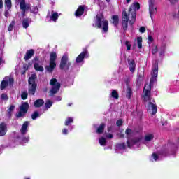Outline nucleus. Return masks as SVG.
<instances>
[{"label": "nucleus", "instance_id": "f704fd0d", "mask_svg": "<svg viewBox=\"0 0 179 179\" xmlns=\"http://www.w3.org/2000/svg\"><path fill=\"white\" fill-rule=\"evenodd\" d=\"M52 106V103L51 102V101L48 100L45 103V107L46 108H50L51 106Z\"/></svg>", "mask_w": 179, "mask_h": 179}, {"label": "nucleus", "instance_id": "c756f323", "mask_svg": "<svg viewBox=\"0 0 179 179\" xmlns=\"http://www.w3.org/2000/svg\"><path fill=\"white\" fill-rule=\"evenodd\" d=\"M111 97H113V99H118V92H117L115 90H112Z\"/></svg>", "mask_w": 179, "mask_h": 179}, {"label": "nucleus", "instance_id": "864d4df0", "mask_svg": "<svg viewBox=\"0 0 179 179\" xmlns=\"http://www.w3.org/2000/svg\"><path fill=\"white\" fill-rule=\"evenodd\" d=\"M148 41L152 43V41H153V37L148 36Z\"/></svg>", "mask_w": 179, "mask_h": 179}, {"label": "nucleus", "instance_id": "9b49d317", "mask_svg": "<svg viewBox=\"0 0 179 179\" xmlns=\"http://www.w3.org/2000/svg\"><path fill=\"white\" fill-rule=\"evenodd\" d=\"M13 85V78H9V77H6L2 82L1 84V90H3V89H5L6 87V86H8V85Z\"/></svg>", "mask_w": 179, "mask_h": 179}, {"label": "nucleus", "instance_id": "052dcab7", "mask_svg": "<svg viewBox=\"0 0 179 179\" xmlns=\"http://www.w3.org/2000/svg\"><path fill=\"white\" fill-rule=\"evenodd\" d=\"M127 3H129V2H131V0H126Z\"/></svg>", "mask_w": 179, "mask_h": 179}, {"label": "nucleus", "instance_id": "2f4dec72", "mask_svg": "<svg viewBox=\"0 0 179 179\" xmlns=\"http://www.w3.org/2000/svg\"><path fill=\"white\" fill-rule=\"evenodd\" d=\"M15 21H12V22L10 23V24L9 25L8 30V31H12L13 30V27H15Z\"/></svg>", "mask_w": 179, "mask_h": 179}, {"label": "nucleus", "instance_id": "bb28decb", "mask_svg": "<svg viewBox=\"0 0 179 179\" xmlns=\"http://www.w3.org/2000/svg\"><path fill=\"white\" fill-rule=\"evenodd\" d=\"M106 143H107V141L106 140V138L103 137H101L99 138V144L101 145V146H105Z\"/></svg>", "mask_w": 179, "mask_h": 179}, {"label": "nucleus", "instance_id": "6e6d98bb", "mask_svg": "<svg viewBox=\"0 0 179 179\" xmlns=\"http://www.w3.org/2000/svg\"><path fill=\"white\" fill-rule=\"evenodd\" d=\"M107 138H108L109 139L113 138V134H108V136H106Z\"/></svg>", "mask_w": 179, "mask_h": 179}, {"label": "nucleus", "instance_id": "603ef678", "mask_svg": "<svg viewBox=\"0 0 179 179\" xmlns=\"http://www.w3.org/2000/svg\"><path fill=\"white\" fill-rule=\"evenodd\" d=\"M4 16H6V17H9V11H5Z\"/></svg>", "mask_w": 179, "mask_h": 179}, {"label": "nucleus", "instance_id": "c85d7f7f", "mask_svg": "<svg viewBox=\"0 0 179 179\" xmlns=\"http://www.w3.org/2000/svg\"><path fill=\"white\" fill-rule=\"evenodd\" d=\"M137 45L138 48H142V37H137Z\"/></svg>", "mask_w": 179, "mask_h": 179}, {"label": "nucleus", "instance_id": "6e6552de", "mask_svg": "<svg viewBox=\"0 0 179 179\" xmlns=\"http://www.w3.org/2000/svg\"><path fill=\"white\" fill-rule=\"evenodd\" d=\"M69 66H71V63L68 62V56L64 55L61 59L60 69L68 70L69 69Z\"/></svg>", "mask_w": 179, "mask_h": 179}, {"label": "nucleus", "instance_id": "5701e85b", "mask_svg": "<svg viewBox=\"0 0 179 179\" xmlns=\"http://www.w3.org/2000/svg\"><path fill=\"white\" fill-rule=\"evenodd\" d=\"M104 128H106V124L102 123L96 130L97 134H103Z\"/></svg>", "mask_w": 179, "mask_h": 179}, {"label": "nucleus", "instance_id": "0eeeda50", "mask_svg": "<svg viewBox=\"0 0 179 179\" xmlns=\"http://www.w3.org/2000/svg\"><path fill=\"white\" fill-rule=\"evenodd\" d=\"M27 110H29V103L24 102L20 106V111L16 115L17 118H20V117H23V115H24L26 113H27Z\"/></svg>", "mask_w": 179, "mask_h": 179}, {"label": "nucleus", "instance_id": "a878e982", "mask_svg": "<svg viewBox=\"0 0 179 179\" xmlns=\"http://www.w3.org/2000/svg\"><path fill=\"white\" fill-rule=\"evenodd\" d=\"M5 6L8 9H10L12 8V1L11 0H5Z\"/></svg>", "mask_w": 179, "mask_h": 179}, {"label": "nucleus", "instance_id": "f8f14e48", "mask_svg": "<svg viewBox=\"0 0 179 179\" xmlns=\"http://www.w3.org/2000/svg\"><path fill=\"white\" fill-rule=\"evenodd\" d=\"M20 8L22 10L23 16H24L26 12L30 9V4H26V1L24 0V1H20Z\"/></svg>", "mask_w": 179, "mask_h": 179}, {"label": "nucleus", "instance_id": "09e8293b", "mask_svg": "<svg viewBox=\"0 0 179 179\" xmlns=\"http://www.w3.org/2000/svg\"><path fill=\"white\" fill-rule=\"evenodd\" d=\"M27 142H29V138L27 137V138H23L22 143H26Z\"/></svg>", "mask_w": 179, "mask_h": 179}, {"label": "nucleus", "instance_id": "f3484780", "mask_svg": "<svg viewBox=\"0 0 179 179\" xmlns=\"http://www.w3.org/2000/svg\"><path fill=\"white\" fill-rule=\"evenodd\" d=\"M85 12V8L82 6H80L77 10L76 11V16H82L83 15V13Z\"/></svg>", "mask_w": 179, "mask_h": 179}, {"label": "nucleus", "instance_id": "412c9836", "mask_svg": "<svg viewBox=\"0 0 179 179\" xmlns=\"http://www.w3.org/2000/svg\"><path fill=\"white\" fill-rule=\"evenodd\" d=\"M135 66H136L135 61H134V60L130 61L129 63V68L131 72L135 71Z\"/></svg>", "mask_w": 179, "mask_h": 179}, {"label": "nucleus", "instance_id": "dca6fc26", "mask_svg": "<svg viewBox=\"0 0 179 179\" xmlns=\"http://www.w3.org/2000/svg\"><path fill=\"white\" fill-rule=\"evenodd\" d=\"M33 55H34V50H29L26 52L25 57H24V59L25 61H29V59L30 58H31V57H33Z\"/></svg>", "mask_w": 179, "mask_h": 179}, {"label": "nucleus", "instance_id": "2eb2a0df", "mask_svg": "<svg viewBox=\"0 0 179 179\" xmlns=\"http://www.w3.org/2000/svg\"><path fill=\"white\" fill-rule=\"evenodd\" d=\"M29 122L26 121L23 124L20 129V132L22 135H24V134H27V128H29Z\"/></svg>", "mask_w": 179, "mask_h": 179}, {"label": "nucleus", "instance_id": "a19ab883", "mask_svg": "<svg viewBox=\"0 0 179 179\" xmlns=\"http://www.w3.org/2000/svg\"><path fill=\"white\" fill-rule=\"evenodd\" d=\"M1 99H2V100H8V95L6 94H2Z\"/></svg>", "mask_w": 179, "mask_h": 179}, {"label": "nucleus", "instance_id": "b1692460", "mask_svg": "<svg viewBox=\"0 0 179 179\" xmlns=\"http://www.w3.org/2000/svg\"><path fill=\"white\" fill-rule=\"evenodd\" d=\"M112 19H113L112 23H113L115 26H117V24H118V22L120 20L118 18V16L114 15V16H113Z\"/></svg>", "mask_w": 179, "mask_h": 179}, {"label": "nucleus", "instance_id": "ddd939ff", "mask_svg": "<svg viewBox=\"0 0 179 179\" xmlns=\"http://www.w3.org/2000/svg\"><path fill=\"white\" fill-rule=\"evenodd\" d=\"M89 53L87 52V51H84L83 52H81L76 58V62L79 63V62H82V61H83V59L85 57H88Z\"/></svg>", "mask_w": 179, "mask_h": 179}, {"label": "nucleus", "instance_id": "49530a36", "mask_svg": "<svg viewBox=\"0 0 179 179\" xmlns=\"http://www.w3.org/2000/svg\"><path fill=\"white\" fill-rule=\"evenodd\" d=\"M23 69H24V71H27V69H29V64H24Z\"/></svg>", "mask_w": 179, "mask_h": 179}, {"label": "nucleus", "instance_id": "473e14b6", "mask_svg": "<svg viewBox=\"0 0 179 179\" xmlns=\"http://www.w3.org/2000/svg\"><path fill=\"white\" fill-rule=\"evenodd\" d=\"M125 45H126V47H127L128 51H129L131 50V47H132V45H131V42L126 41Z\"/></svg>", "mask_w": 179, "mask_h": 179}, {"label": "nucleus", "instance_id": "4c0bfd02", "mask_svg": "<svg viewBox=\"0 0 179 179\" xmlns=\"http://www.w3.org/2000/svg\"><path fill=\"white\" fill-rule=\"evenodd\" d=\"M117 149H124L125 148L124 143H120L117 145Z\"/></svg>", "mask_w": 179, "mask_h": 179}, {"label": "nucleus", "instance_id": "c03bdc74", "mask_svg": "<svg viewBox=\"0 0 179 179\" xmlns=\"http://www.w3.org/2000/svg\"><path fill=\"white\" fill-rule=\"evenodd\" d=\"M116 124H117V127H121V125H122V120H117Z\"/></svg>", "mask_w": 179, "mask_h": 179}, {"label": "nucleus", "instance_id": "680f3d73", "mask_svg": "<svg viewBox=\"0 0 179 179\" xmlns=\"http://www.w3.org/2000/svg\"><path fill=\"white\" fill-rule=\"evenodd\" d=\"M57 100H58V101H60L61 97H59V98L57 99Z\"/></svg>", "mask_w": 179, "mask_h": 179}, {"label": "nucleus", "instance_id": "423d86ee", "mask_svg": "<svg viewBox=\"0 0 179 179\" xmlns=\"http://www.w3.org/2000/svg\"><path fill=\"white\" fill-rule=\"evenodd\" d=\"M50 84L52 86L51 90H50L51 94H55V93H57L58 90H59V88L61 87V84L57 82V79L55 78L50 80Z\"/></svg>", "mask_w": 179, "mask_h": 179}, {"label": "nucleus", "instance_id": "e433bc0d", "mask_svg": "<svg viewBox=\"0 0 179 179\" xmlns=\"http://www.w3.org/2000/svg\"><path fill=\"white\" fill-rule=\"evenodd\" d=\"M166 50V45H162L160 48V55H163L164 54V50Z\"/></svg>", "mask_w": 179, "mask_h": 179}, {"label": "nucleus", "instance_id": "13d9d810", "mask_svg": "<svg viewBox=\"0 0 179 179\" xmlns=\"http://www.w3.org/2000/svg\"><path fill=\"white\" fill-rule=\"evenodd\" d=\"M127 145H128V148H131V145L129 144V142L127 141Z\"/></svg>", "mask_w": 179, "mask_h": 179}, {"label": "nucleus", "instance_id": "393cba45", "mask_svg": "<svg viewBox=\"0 0 179 179\" xmlns=\"http://www.w3.org/2000/svg\"><path fill=\"white\" fill-rule=\"evenodd\" d=\"M57 19H58V13H53L50 16V20H52L53 22H56Z\"/></svg>", "mask_w": 179, "mask_h": 179}, {"label": "nucleus", "instance_id": "79ce46f5", "mask_svg": "<svg viewBox=\"0 0 179 179\" xmlns=\"http://www.w3.org/2000/svg\"><path fill=\"white\" fill-rule=\"evenodd\" d=\"M139 31L140 33H145L146 31V28L145 27H141L139 29Z\"/></svg>", "mask_w": 179, "mask_h": 179}, {"label": "nucleus", "instance_id": "58836bf2", "mask_svg": "<svg viewBox=\"0 0 179 179\" xmlns=\"http://www.w3.org/2000/svg\"><path fill=\"white\" fill-rule=\"evenodd\" d=\"M151 157L152 159H153L154 162H157V159H159V157L157 156V155H156V153L152 154Z\"/></svg>", "mask_w": 179, "mask_h": 179}, {"label": "nucleus", "instance_id": "4468645a", "mask_svg": "<svg viewBox=\"0 0 179 179\" xmlns=\"http://www.w3.org/2000/svg\"><path fill=\"white\" fill-rule=\"evenodd\" d=\"M7 131L6 124H5V123H1L0 124V136H4V135H6Z\"/></svg>", "mask_w": 179, "mask_h": 179}, {"label": "nucleus", "instance_id": "cd10ccee", "mask_svg": "<svg viewBox=\"0 0 179 179\" xmlns=\"http://www.w3.org/2000/svg\"><path fill=\"white\" fill-rule=\"evenodd\" d=\"M131 96H132V90L130 87H127L126 97L131 99Z\"/></svg>", "mask_w": 179, "mask_h": 179}, {"label": "nucleus", "instance_id": "20e7f679", "mask_svg": "<svg viewBox=\"0 0 179 179\" xmlns=\"http://www.w3.org/2000/svg\"><path fill=\"white\" fill-rule=\"evenodd\" d=\"M36 79H37V76L34 73L31 74L29 78V94L34 95V93H36V89L37 87V84L36 83Z\"/></svg>", "mask_w": 179, "mask_h": 179}, {"label": "nucleus", "instance_id": "a18cd8bd", "mask_svg": "<svg viewBox=\"0 0 179 179\" xmlns=\"http://www.w3.org/2000/svg\"><path fill=\"white\" fill-rule=\"evenodd\" d=\"M157 52V47L155 46L152 49V54H156Z\"/></svg>", "mask_w": 179, "mask_h": 179}, {"label": "nucleus", "instance_id": "0e129e2a", "mask_svg": "<svg viewBox=\"0 0 179 179\" xmlns=\"http://www.w3.org/2000/svg\"><path fill=\"white\" fill-rule=\"evenodd\" d=\"M25 179H29V178H25Z\"/></svg>", "mask_w": 179, "mask_h": 179}, {"label": "nucleus", "instance_id": "f03ea898", "mask_svg": "<svg viewBox=\"0 0 179 179\" xmlns=\"http://www.w3.org/2000/svg\"><path fill=\"white\" fill-rule=\"evenodd\" d=\"M143 100L145 103L146 110L148 114L155 115L157 113V106L155 100L150 97V85L147 84L145 85L143 92Z\"/></svg>", "mask_w": 179, "mask_h": 179}, {"label": "nucleus", "instance_id": "f257e3e1", "mask_svg": "<svg viewBox=\"0 0 179 179\" xmlns=\"http://www.w3.org/2000/svg\"><path fill=\"white\" fill-rule=\"evenodd\" d=\"M141 8L139 3H133L128 11H123L122 13V23L124 30H127L128 27V22L130 24H134L136 20V11Z\"/></svg>", "mask_w": 179, "mask_h": 179}, {"label": "nucleus", "instance_id": "37998d69", "mask_svg": "<svg viewBox=\"0 0 179 179\" xmlns=\"http://www.w3.org/2000/svg\"><path fill=\"white\" fill-rule=\"evenodd\" d=\"M15 108V106L14 105H11L8 109V113H12V111H13Z\"/></svg>", "mask_w": 179, "mask_h": 179}, {"label": "nucleus", "instance_id": "39448f33", "mask_svg": "<svg viewBox=\"0 0 179 179\" xmlns=\"http://www.w3.org/2000/svg\"><path fill=\"white\" fill-rule=\"evenodd\" d=\"M57 59V53L55 52H52L50 55V64L46 66V69L48 72H52L54 71V68L57 66V64L55 63V60Z\"/></svg>", "mask_w": 179, "mask_h": 179}, {"label": "nucleus", "instance_id": "7c9ffc66", "mask_svg": "<svg viewBox=\"0 0 179 179\" xmlns=\"http://www.w3.org/2000/svg\"><path fill=\"white\" fill-rule=\"evenodd\" d=\"M71 122H73V118H72V117H68V118L66 120L65 125H66V126H68V125H69V124H71Z\"/></svg>", "mask_w": 179, "mask_h": 179}, {"label": "nucleus", "instance_id": "6ab92c4d", "mask_svg": "<svg viewBox=\"0 0 179 179\" xmlns=\"http://www.w3.org/2000/svg\"><path fill=\"white\" fill-rule=\"evenodd\" d=\"M155 136L152 134H148L145 136L144 141L145 143L150 142V141H153Z\"/></svg>", "mask_w": 179, "mask_h": 179}, {"label": "nucleus", "instance_id": "aec40b11", "mask_svg": "<svg viewBox=\"0 0 179 179\" xmlns=\"http://www.w3.org/2000/svg\"><path fill=\"white\" fill-rule=\"evenodd\" d=\"M44 105V101L43 99H38L34 101V106L35 107H41Z\"/></svg>", "mask_w": 179, "mask_h": 179}, {"label": "nucleus", "instance_id": "4d7b16f0", "mask_svg": "<svg viewBox=\"0 0 179 179\" xmlns=\"http://www.w3.org/2000/svg\"><path fill=\"white\" fill-rule=\"evenodd\" d=\"M1 64H3V60L2 59V58L0 57V65Z\"/></svg>", "mask_w": 179, "mask_h": 179}, {"label": "nucleus", "instance_id": "e2e57ef3", "mask_svg": "<svg viewBox=\"0 0 179 179\" xmlns=\"http://www.w3.org/2000/svg\"><path fill=\"white\" fill-rule=\"evenodd\" d=\"M106 2H110V0H106Z\"/></svg>", "mask_w": 179, "mask_h": 179}, {"label": "nucleus", "instance_id": "1a4fd4ad", "mask_svg": "<svg viewBox=\"0 0 179 179\" xmlns=\"http://www.w3.org/2000/svg\"><path fill=\"white\" fill-rule=\"evenodd\" d=\"M155 3H156V0H149V12L151 19H153V15L157 12Z\"/></svg>", "mask_w": 179, "mask_h": 179}, {"label": "nucleus", "instance_id": "ea45409f", "mask_svg": "<svg viewBox=\"0 0 179 179\" xmlns=\"http://www.w3.org/2000/svg\"><path fill=\"white\" fill-rule=\"evenodd\" d=\"M132 130L131 129H126L125 134L127 135V136H129V135L131 134Z\"/></svg>", "mask_w": 179, "mask_h": 179}, {"label": "nucleus", "instance_id": "4be33fe9", "mask_svg": "<svg viewBox=\"0 0 179 179\" xmlns=\"http://www.w3.org/2000/svg\"><path fill=\"white\" fill-rule=\"evenodd\" d=\"M34 66L36 71H38L39 72H43L44 71V67L38 63H35Z\"/></svg>", "mask_w": 179, "mask_h": 179}, {"label": "nucleus", "instance_id": "de8ad7c7", "mask_svg": "<svg viewBox=\"0 0 179 179\" xmlns=\"http://www.w3.org/2000/svg\"><path fill=\"white\" fill-rule=\"evenodd\" d=\"M34 13H38V8L37 7H35L34 8V10H32Z\"/></svg>", "mask_w": 179, "mask_h": 179}, {"label": "nucleus", "instance_id": "7ed1b4c3", "mask_svg": "<svg viewBox=\"0 0 179 179\" xmlns=\"http://www.w3.org/2000/svg\"><path fill=\"white\" fill-rule=\"evenodd\" d=\"M93 26H94V27H98V29H102L104 33H107L108 30V21L104 20L103 14L99 13L96 15V20Z\"/></svg>", "mask_w": 179, "mask_h": 179}, {"label": "nucleus", "instance_id": "3c124183", "mask_svg": "<svg viewBox=\"0 0 179 179\" xmlns=\"http://www.w3.org/2000/svg\"><path fill=\"white\" fill-rule=\"evenodd\" d=\"M3 8V2L2 0H0V9H2Z\"/></svg>", "mask_w": 179, "mask_h": 179}, {"label": "nucleus", "instance_id": "8fccbe9b", "mask_svg": "<svg viewBox=\"0 0 179 179\" xmlns=\"http://www.w3.org/2000/svg\"><path fill=\"white\" fill-rule=\"evenodd\" d=\"M62 134H63L64 135H66V134H68V129H64L62 130Z\"/></svg>", "mask_w": 179, "mask_h": 179}, {"label": "nucleus", "instance_id": "a211bd4d", "mask_svg": "<svg viewBox=\"0 0 179 179\" xmlns=\"http://www.w3.org/2000/svg\"><path fill=\"white\" fill-rule=\"evenodd\" d=\"M30 19L29 18H25L22 20V27H24V29H27V27H29V26H30Z\"/></svg>", "mask_w": 179, "mask_h": 179}, {"label": "nucleus", "instance_id": "bf43d9fd", "mask_svg": "<svg viewBox=\"0 0 179 179\" xmlns=\"http://www.w3.org/2000/svg\"><path fill=\"white\" fill-rule=\"evenodd\" d=\"M34 61L36 62V61H38V58L34 59Z\"/></svg>", "mask_w": 179, "mask_h": 179}, {"label": "nucleus", "instance_id": "c9c22d12", "mask_svg": "<svg viewBox=\"0 0 179 179\" xmlns=\"http://www.w3.org/2000/svg\"><path fill=\"white\" fill-rule=\"evenodd\" d=\"M37 117H40V115L38 114V113L37 112H34L32 115H31V118L32 120H36V118H37Z\"/></svg>", "mask_w": 179, "mask_h": 179}, {"label": "nucleus", "instance_id": "72a5a7b5", "mask_svg": "<svg viewBox=\"0 0 179 179\" xmlns=\"http://www.w3.org/2000/svg\"><path fill=\"white\" fill-rule=\"evenodd\" d=\"M27 96H28L27 92H24L21 94V97H22V100H26V99H27Z\"/></svg>", "mask_w": 179, "mask_h": 179}, {"label": "nucleus", "instance_id": "9d476101", "mask_svg": "<svg viewBox=\"0 0 179 179\" xmlns=\"http://www.w3.org/2000/svg\"><path fill=\"white\" fill-rule=\"evenodd\" d=\"M158 71H159V68L157 67V66H155L151 73L152 78L150 79V84H148L150 87H151L152 85H153V82H155L156 78H157Z\"/></svg>", "mask_w": 179, "mask_h": 179}, {"label": "nucleus", "instance_id": "5fc2aeb1", "mask_svg": "<svg viewBox=\"0 0 179 179\" xmlns=\"http://www.w3.org/2000/svg\"><path fill=\"white\" fill-rule=\"evenodd\" d=\"M171 3H176V2H178V0H169Z\"/></svg>", "mask_w": 179, "mask_h": 179}]
</instances>
